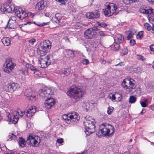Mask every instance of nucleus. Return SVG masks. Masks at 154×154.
Listing matches in <instances>:
<instances>
[{"label": "nucleus", "instance_id": "nucleus-63", "mask_svg": "<svg viewBox=\"0 0 154 154\" xmlns=\"http://www.w3.org/2000/svg\"><path fill=\"white\" fill-rule=\"evenodd\" d=\"M65 40L66 41H68V42H69V38H65Z\"/></svg>", "mask_w": 154, "mask_h": 154}, {"label": "nucleus", "instance_id": "nucleus-26", "mask_svg": "<svg viewBox=\"0 0 154 154\" xmlns=\"http://www.w3.org/2000/svg\"><path fill=\"white\" fill-rule=\"evenodd\" d=\"M3 44L6 46H9L11 44V40L10 38L4 37L2 39Z\"/></svg>", "mask_w": 154, "mask_h": 154}, {"label": "nucleus", "instance_id": "nucleus-15", "mask_svg": "<svg viewBox=\"0 0 154 154\" xmlns=\"http://www.w3.org/2000/svg\"><path fill=\"white\" fill-rule=\"evenodd\" d=\"M68 116L69 118V120H68V123H76L80 119L78 113L75 112L69 113Z\"/></svg>", "mask_w": 154, "mask_h": 154}, {"label": "nucleus", "instance_id": "nucleus-43", "mask_svg": "<svg viewBox=\"0 0 154 154\" xmlns=\"http://www.w3.org/2000/svg\"><path fill=\"white\" fill-rule=\"evenodd\" d=\"M34 23L36 25H37L39 26H43L45 25H48V23H49L48 22H47V23H43L38 24H36L35 22H34Z\"/></svg>", "mask_w": 154, "mask_h": 154}, {"label": "nucleus", "instance_id": "nucleus-6", "mask_svg": "<svg viewBox=\"0 0 154 154\" xmlns=\"http://www.w3.org/2000/svg\"><path fill=\"white\" fill-rule=\"evenodd\" d=\"M51 42L48 40L44 41L41 42L37 50L38 54L39 55H45L46 51L51 48Z\"/></svg>", "mask_w": 154, "mask_h": 154}, {"label": "nucleus", "instance_id": "nucleus-28", "mask_svg": "<svg viewBox=\"0 0 154 154\" xmlns=\"http://www.w3.org/2000/svg\"><path fill=\"white\" fill-rule=\"evenodd\" d=\"M21 63H23V65L24 66H25L26 68H29L32 70L35 71V72H37L36 70V68L32 65L26 63L25 62H24L23 60H21Z\"/></svg>", "mask_w": 154, "mask_h": 154}, {"label": "nucleus", "instance_id": "nucleus-59", "mask_svg": "<svg viewBox=\"0 0 154 154\" xmlns=\"http://www.w3.org/2000/svg\"><path fill=\"white\" fill-rule=\"evenodd\" d=\"M22 73L24 75H25L26 73H27V71H23L22 72Z\"/></svg>", "mask_w": 154, "mask_h": 154}, {"label": "nucleus", "instance_id": "nucleus-56", "mask_svg": "<svg viewBox=\"0 0 154 154\" xmlns=\"http://www.w3.org/2000/svg\"><path fill=\"white\" fill-rule=\"evenodd\" d=\"M56 2H58L59 3H63L64 2V0H55Z\"/></svg>", "mask_w": 154, "mask_h": 154}, {"label": "nucleus", "instance_id": "nucleus-64", "mask_svg": "<svg viewBox=\"0 0 154 154\" xmlns=\"http://www.w3.org/2000/svg\"><path fill=\"white\" fill-rule=\"evenodd\" d=\"M8 2V3H11L12 1V0H7Z\"/></svg>", "mask_w": 154, "mask_h": 154}, {"label": "nucleus", "instance_id": "nucleus-12", "mask_svg": "<svg viewBox=\"0 0 154 154\" xmlns=\"http://www.w3.org/2000/svg\"><path fill=\"white\" fill-rule=\"evenodd\" d=\"M39 95L44 99L50 97L51 95L53 94L51 89L48 87H45L42 89H40L38 91Z\"/></svg>", "mask_w": 154, "mask_h": 154}, {"label": "nucleus", "instance_id": "nucleus-20", "mask_svg": "<svg viewBox=\"0 0 154 154\" xmlns=\"http://www.w3.org/2000/svg\"><path fill=\"white\" fill-rule=\"evenodd\" d=\"M100 13L97 10H95L94 12H90L87 13L86 14V17L89 19H93L99 17Z\"/></svg>", "mask_w": 154, "mask_h": 154}, {"label": "nucleus", "instance_id": "nucleus-41", "mask_svg": "<svg viewBox=\"0 0 154 154\" xmlns=\"http://www.w3.org/2000/svg\"><path fill=\"white\" fill-rule=\"evenodd\" d=\"M69 113L67 115H64L63 116V119L66 120V122L68 123V120H69V118L68 117Z\"/></svg>", "mask_w": 154, "mask_h": 154}, {"label": "nucleus", "instance_id": "nucleus-36", "mask_svg": "<svg viewBox=\"0 0 154 154\" xmlns=\"http://www.w3.org/2000/svg\"><path fill=\"white\" fill-rule=\"evenodd\" d=\"M96 26H100L102 27H106L107 25L103 22H97L96 24Z\"/></svg>", "mask_w": 154, "mask_h": 154}, {"label": "nucleus", "instance_id": "nucleus-3", "mask_svg": "<svg viewBox=\"0 0 154 154\" xmlns=\"http://www.w3.org/2000/svg\"><path fill=\"white\" fill-rule=\"evenodd\" d=\"M67 94L68 95L78 100L82 97L85 92L80 88L73 86L69 88Z\"/></svg>", "mask_w": 154, "mask_h": 154}, {"label": "nucleus", "instance_id": "nucleus-2", "mask_svg": "<svg viewBox=\"0 0 154 154\" xmlns=\"http://www.w3.org/2000/svg\"><path fill=\"white\" fill-rule=\"evenodd\" d=\"M95 120L90 116H86L85 118L84 124L85 129V133L87 135H89L94 132L95 130Z\"/></svg>", "mask_w": 154, "mask_h": 154}, {"label": "nucleus", "instance_id": "nucleus-31", "mask_svg": "<svg viewBox=\"0 0 154 154\" xmlns=\"http://www.w3.org/2000/svg\"><path fill=\"white\" fill-rule=\"evenodd\" d=\"M8 140H15L16 138V135L13 133H10L8 135Z\"/></svg>", "mask_w": 154, "mask_h": 154}, {"label": "nucleus", "instance_id": "nucleus-1", "mask_svg": "<svg viewBox=\"0 0 154 154\" xmlns=\"http://www.w3.org/2000/svg\"><path fill=\"white\" fill-rule=\"evenodd\" d=\"M139 12L143 14H146L148 16L149 22L152 25V27L148 23L143 24L144 28L148 31L151 29L154 31V20L151 18L154 15V10L151 8L142 7L139 9Z\"/></svg>", "mask_w": 154, "mask_h": 154}, {"label": "nucleus", "instance_id": "nucleus-14", "mask_svg": "<svg viewBox=\"0 0 154 154\" xmlns=\"http://www.w3.org/2000/svg\"><path fill=\"white\" fill-rule=\"evenodd\" d=\"M35 112V107L34 106H32L29 108L27 109L26 111L25 110L21 111V113H20V116L22 117L25 113L26 116L27 117L30 118L34 115Z\"/></svg>", "mask_w": 154, "mask_h": 154}, {"label": "nucleus", "instance_id": "nucleus-29", "mask_svg": "<svg viewBox=\"0 0 154 154\" xmlns=\"http://www.w3.org/2000/svg\"><path fill=\"white\" fill-rule=\"evenodd\" d=\"M136 32V31L135 30L131 29L128 32V35L127 36V38L128 39L132 38L134 34Z\"/></svg>", "mask_w": 154, "mask_h": 154}, {"label": "nucleus", "instance_id": "nucleus-25", "mask_svg": "<svg viewBox=\"0 0 154 154\" xmlns=\"http://www.w3.org/2000/svg\"><path fill=\"white\" fill-rule=\"evenodd\" d=\"M70 71L69 69H64L60 70L59 72V74L62 77L67 76L69 74Z\"/></svg>", "mask_w": 154, "mask_h": 154}, {"label": "nucleus", "instance_id": "nucleus-54", "mask_svg": "<svg viewBox=\"0 0 154 154\" xmlns=\"http://www.w3.org/2000/svg\"><path fill=\"white\" fill-rule=\"evenodd\" d=\"M150 50L152 51H154V44L152 45L149 46Z\"/></svg>", "mask_w": 154, "mask_h": 154}, {"label": "nucleus", "instance_id": "nucleus-52", "mask_svg": "<svg viewBox=\"0 0 154 154\" xmlns=\"http://www.w3.org/2000/svg\"><path fill=\"white\" fill-rule=\"evenodd\" d=\"M125 65V63L123 62H120L118 64H116L115 65L116 66H117L119 65L120 66H123Z\"/></svg>", "mask_w": 154, "mask_h": 154}, {"label": "nucleus", "instance_id": "nucleus-46", "mask_svg": "<svg viewBox=\"0 0 154 154\" xmlns=\"http://www.w3.org/2000/svg\"><path fill=\"white\" fill-rule=\"evenodd\" d=\"M26 15H27V16L30 17L31 18H33L35 15L34 14H32L31 12H27Z\"/></svg>", "mask_w": 154, "mask_h": 154}, {"label": "nucleus", "instance_id": "nucleus-4", "mask_svg": "<svg viewBox=\"0 0 154 154\" xmlns=\"http://www.w3.org/2000/svg\"><path fill=\"white\" fill-rule=\"evenodd\" d=\"M114 128L112 125L103 123L100 125L99 133L103 135L111 137L114 133Z\"/></svg>", "mask_w": 154, "mask_h": 154}, {"label": "nucleus", "instance_id": "nucleus-48", "mask_svg": "<svg viewBox=\"0 0 154 154\" xmlns=\"http://www.w3.org/2000/svg\"><path fill=\"white\" fill-rule=\"evenodd\" d=\"M124 3L126 5H128L131 2V0H122Z\"/></svg>", "mask_w": 154, "mask_h": 154}, {"label": "nucleus", "instance_id": "nucleus-53", "mask_svg": "<svg viewBox=\"0 0 154 154\" xmlns=\"http://www.w3.org/2000/svg\"><path fill=\"white\" fill-rule=\"evenodd\" d=\"M131 45L133 46L135 43V41L134 40H131L130 42Z\"/></svg>", "mask_w": 154, "mask_h": 154}, {"label": "nucleus", "instance_id": "nucleus-60", "mask_svg": "<svg viewBox=\"0 0 154 154\" xmlns=\"http://www.w3.org/2000/svg\"><path fill=\"white\" fill-rule=\"evenodd\" d=\"M106 62V61L104 60H102V61H101L102 63L103 64H105Z\"/></svg>", "mask_w": 154, "mask_h": 154}, {"label": "nucleus", "instance_id": "nucleus-21", "mask_svg": "<svg viewBox=\"0 0 154 154\" xmlns=\"http://www.w3.org/2000/svg\"><path fill=\"white\" fill-rule=\"evenodd\" d=\"M47 5V2L45 1H42L38 2L36 5V8L39 10H43Z\"/></svg>", "mask_w": 154, "mask_h": 154}, {"label": "nucleus", "instance_id": "nucleus-13", "mask_svg": "<svg viewBox=\"0 0 154 154\" xmlns=\"http://www.w3.org/2000/svg\"><path fill=\"white\" fill-rule=\"evenodd\" d=\"M24 95L29 99L32 101H35L38 97L36 93L34 91H32L30 89H28L25 90Z\"/></svg>", "mask_w": 154, "mask_h": 154}, {"label": "nucleus", "instance_id": "nucleus-39", "mask_svg": "<svg viewBox=\"0 0 154 154\" xmlns=\"http://www.w3.org/2000/svg\"><path fill=\"white\" fill-rule=\"evenodd\" d=\"M143 32L142 31H140L137 35V38L138 39H141L143 37Z\"/></svg>", "mask_w": 154, "mask_h": 154}, {"label": "nucleus", "instance_id": "nucleus-17", "mask_svg": "<svg viewBox=\"0 0 154 154\" xmlns=\"http://www.w3.org/2000/svg\"><path fill=\"white\" fill-rule=\"evenodd\" d=\"M96 32L93 28H90L87 29L84 32V37L86 38L92 39L96 36Z\"/></svg>", "mask_w": 154, "mask_h": 154}, {"label": "nucleus", "instance_id": "nucleus-58", "mask_svg": "<svg viewBox=\"0 0 154 154\" xmlns=\"http://www.w3.org/2000/svg\"><path fill=\"white\" fill-rule=\"evenodd\" d=\"M146 112V110H144L143 109H142V111L141 112V114H143V113H145Z\"/></svg>", "mask_w": 154, "mask_h": 154}, {"label": "nucleus", "instance_id": "nucleus-33", "mask_svg": "<svg viewBox=\"0 0 154 154\" xmlns=\"http://www.w3.org/2000/svg\"><path fill=\"white\" fill-rule=\"evenodd\" d=\"M25 140L22 137H20V147L23 148L26 145Z\"/></svg>", "mask_w": 154, "mask_h": 154}, {"label": "nucleus", "instance_id": "nucleus-34", "mask_svg": "<svg viewBox=\"0 0 154 154\" xmlns=\"http://www.w3.org/2000/svg\"><path fill=\"white\" fill-rule=\"evenodd\" d=\"M66 51L67 55L70 58L72 59L75 57V54L73 51L70 50H67Z\"/></svg>", "mask_w": 154, "mask_h": 154}, {"label": "nucleus", "instance_id": "nucleus-42", "mask_svg": "<svg viewBox=\"0 0 154 154\" xmlns=\"http://www.w3.org/2000/svg\"><path fill=\"white\" fill-rule=\"evenodd\" d=\"M97 33L99 35L102 36H104L106 35V34L102 31H99Z\"/></svg>", "mask_w": 154, "mask_h": 154}, {"label": "nucleus", "instance_id": "nucleus-11", "mask_svg": "<svg viewBox=\"0 0 154 154\" xmlns=\"http://www.w3.org/2000/svg\"><path fill=\"white\" fill-rule=\"evenodd\" d=\"M3 65V66L4 67V71L5 72L9 73L11 72L12 69L14 67L15 64L12 62L11 58L8 57L6 59Z\"/></svg>", "mask_w": 154, "mask_h": 154}, {"label": "nucleus", "instance_id": "nucleus-62", "mask_svg": "<svg viewBox=\"0 0 154 154\" xmlns=\"http://www.w3.org/2000/svg\"><path fill=\"white\" fill-rule=\"evenodd\" d=\"M49 13H46L45 14V15L46 17H49Z\"/></svg>", "mask_w": 154, "mask_h": 154}, {"label": "nucleus", "instance_id": "nucleus-49", "mask_svg": "<svg viewBox=\"0 0 154 154\" xmlns=\"http://www.w3.org/2000/svg\"><path fill=\"white\" fill-rule=\"evenodd\" d=\"M140 103L141 104V106L143 107H145L148 105L146 103H145V102H140Z\"/></svg>", "mask_w": 154, "mask_h": 154}, {"label": "nucleus", "instance_id": "nucleus-10", "mask_svg": "<svg viewBox=\"0 0 154 154\" xmlns=\"http://www.w3.org/2000/svg\"><path fill=\"white\" fill-rule=\"evenodd\" d=\"M27 141L30 146L37 147L39 145L40 143V139L38 136L31 134L28 137Z\"/></svg>", "mask_w": 154, "mask_h": 154}, {"label": "nucleus", "instance_id": "nucleus-38", "mask_svg": "<svg viewBox=\"0 0 154 154\" xmlns=\"http://www.w3.org/2000/svg\"><path fill=\"white\" fill-rule=\"evenodd\" d=\"M136 98L134 96H131L129 98V102L131 103H133L136 101Z\"/></svg>", "mask_w": 154, "mask_h": 154}, {"label": "nucleus", "instance_id": "nucleus-9", "mask_svg": "<svg viewBox=\"0 0 154 154\" xmlns=\"http://www.w3.org/2000/svg\"><path fill=\"white\" fill-rule=\"evenodd\" d=\"M0 11L2 12H7L9 13H11L14 11L15 12V15L18 19L19 18V11L18 9L15 8L14 6H11L6 3L2 6L0 9Z\"/></svg>", "mask_w": 154, "mask_h": 154}, {"label": "nucleus", "instance_id": "nucleus-40", "mask_svg": "<svg viewBox=\"0 0 154 154\" xmlns=\"http://www.w3.org/2000/svg\"><path fill=\"white\" fill-rule=\"evenodd\" d=\"M114 108L112 106H109L107 108V113L109 115H110L112 112Z\"/></svg>", "mask_w": 154, "mask_h": 154}, {"label": "nucleus", "instance_id": "nucleus-45", "mask_svg": "<svg viewBox=\"0 0 154 154\" xmlns=\"http://www.w3.org/2000/svg\"><path fill=\"white\" fill-rule=\"evenodd\" d=\"M137 58L138 59L142 61H143L145 60V58L141 55H137Z\"/></svg>", "mask_w": 154, "mask_h": 154}, {"label": "nucleus", "instance_id": "nucleus-30", "mask_svg": "<svg viewBox=\"0 0 154 154\" xmlns=\"http://www.w3.org/2000/svg\"><path fill=\"white\" fill-rule=\"evenodd\" d=\"M27 12L24 10L22 9L21 12L20 11V19L22 20L27 16Z\"/></svg>", "mask_w": 154, "mask_h": 154}, {"label": "nucleus", "instance_id": "nucleus-51", "mask_svg": "<svg viewBox=\"0 0 154 154\" xmlns=\"http://www.w3.org/2000/svg\"><path fill=\"white\" fill-rule=\"evenodd\" d=\"M57 141L58 143L60 144H61L63 142V139L62 138L58 139L57 140Z\"/></svg>", "mask_w": 154, "mask_h": 154}, {"label": "nucleus", "instance_id": "nucleus-27", "mask_svg": "<svg viewBox=\"0 0 154 154\" xmlns=\"http://www.w3.org/2000/svg\"><path fill=\"white\" fill-rule=\"evenodd\" d=\"M119 43L115 42L110 46L111 49L114 51H117L120 49V46Z\"/></svg>", "mask_w": 154, "mask_h": 154}, {"label": "nucleus", "instance_id": "nucleus-50", "mask_svg": "<svg viewBox=\"0 0 154 154\" xmlns=\"http://www.w3.org/2000/svg\"><path fill=\"white\" fill-rule=\"evenodd\" d=\"M36 42V40L34 38H32L31 40H29V42L30 43L31 45H33L34 44V43Z\"/></svg>", "mask_w": 154, "mask_h": 154}, {"label": "nucleus", "instance_id": "nucleus-35", "mask_svg": "<svg viewBox=\"0 0 154 154\" xmlns=\"http://www.w3.org/2000/svg\"><path fill=\"white\" fill-rule=\"evenodd\" d=\"M90 44V45L89 46L90 48L92 51L95 50L97 46L96 43L94 42H91Z\"/></svg>", "mask_w": 154, "mask_h": 154}, {"label": "nucleus", "instance_id": "nucleus-19", "mask_svg": "<svg viewBox=\"0 0 154 154\" xmlns=\"http://www.w3.org/2000/svg\"><path fill=\"white\" fill-rule=\"evenodd\" d=\"M5 90L7 91L12 92L17 89L15 84L14 83H10L4 87Z\"/></svg>", "mask_w": 154, "mask_h": 154}, {"label": "nucleus", "instance_id": "nucleus-37", "mask_svg": "<svg viewBox=\"0 0 154 154\" xmlns=\"http://www.w3.org/2000/svg\"><path fill=\"white\" fill-rule=\"evenodd\" d=\"M128 51L127 48H124L122 50L121 52V55L123 56L124 55H126L128 53Z\"/></svg>", "mask_w": 154, "mask_h": 154}, {"label": "nucleus", "instance_id": "nucleus-8", "mask_svg": "<svg viewBox=\"0 0 154 154\" xmlns=\"http://www.w3.org/2000/svg\"><path fill=\"white\" fill-rule=\"evenodd\" d=\"M135 81L130 77H127L124 79L122 83V86L125 89L131 91L136 87Z\"/></svg>", "mask_w": 154, "mask_h": 154}, {"label": "nucleus", "instance_id": "nucleus-7", "mask_svg": "<svg viewBox=\"0 0 154 154\" xmlns=\"http://www.w3.org/2000/svg\"><path fill=\"white\" fill-rule=\"evenodd\" d=\"M41 57L39 60L38 62L40 66L42 68H45L48 66L51 63L54 61L53 56L51 55H40Z\"/></svg>", "mask_w": 154, "mask_h": 154}, {"label": "nucleus", "instance_id": "nucleus-61", "mask_svg": "<svg viewBox=\"0 0 154 154\" xmlns=\"http://www.w3.org/2000/svg\"><path fill=\"white\" fill-rule=\"evenodd\" d=\"M131 2H137L138 1H139V0H131Z\"/></svg>", "mask_w": 154, "mask_h": 154}, {"label": "nucleus", "instance_id": "nucleus-57", "mask_svg": "<svg viewBox=\"0 0 154 154\" xmlns=\"http://www.w3.org/2000/svg\"><path fill=\"white\" fill-rule=\"evenodd\" d=\"M149 108L151 110L154 111V106H150Z\"/></svg>", "mask_w": 154, "mask_h": 154}, {"label": "nucleus", "instance_id": "nucleus-32", "mask_svg": "<svg viewBox=\"0 0 154 154\" xmlns=\"http://www.w3.org/2000/svg\"><path fill=\"white\" fill-rule=\"evenodd\" d=\"M14 23L12 21V20H9L6 28L8 29H14Z\"/></svg>", "mask_w": 154, "mask_h": 154}, {"label": "nucleus", "instance_id": "nucleus-24", "mask_svg": "<svg viewBox=\"0 0 154 154\" xmlns=\"http://www.w3.org/2000/svg\"><path fill=\"white\" fill-rule=\"evenodd\" d=\"M115 40L117 43H123L124 41L123 36L119 34H117L116 35Z\"/></svg>", "mask_w": 154, "mask_h": 154}, {"label": "nucleus", "instance_id": "nucleus-16", "mask_svg": "<svg viewBox=\"0 0 154 154\" xmlns=\"http://www.w3.org/2000/svg\"><path fill=\"white\" fill-rule=\"evenodd\" d=\"M108 97L113 102H118L122 99V94L118 92H115L109 94Z\"/></svg>", "mask_w": 154, "mask_h": 154}, {"label": "nucleus", "instance_id": "nucleus-18", "mask_svg": "<svg viewBox=\"0 0 154 154\" xmlns=\"http://www.w3.org/2000/svg\"><path fill=\"white\" fill-rule=\"evenodd\" d=\"M55 103L54 99L52 98L49 97L46 99L45 102V107L48 109H50Z\"/></svg>", "mask_w": 154, "mask_h": 154}, {"label": "nucleus", "instance_id": "nucleus-47", "mask_svg": "<svg viewBox=\"0 0 154 154\" xmlns=\"http://www.w3.org/2000/svg\"><path fill=\"white\" fill-rule=\"evenodd\" d=\"M16 19L17 18L16 17L12 16L10 18L9 20H12V22H13L14 23H15Z\"/></svg>", "mask_w": 154, "mask_h": 154}, {"label": "nucleus", "instance_id": "nucleus-44", "mask_svg": "<svg viewBox=\"0 0 154 154\" xmlns=\"http://www.w3.org/2000/svg\"><path fill=\"white\" fill-rule=\"evenodd\" d=\"M82 63L84 65H88L89 63V61L87 59H83L82 61Z\"/></svg>", "mask_w": 154, "mask_h": 154}, {"label": "nucleus", "instance_id": "nucleus-5", "mask_svg": "<svg viewBox=\"0 0 154 154\" xmlns=\"http://www.w3.org/2000/svg\"><path fill=\"white\" fill-rule=\"evenodd\" d=\"M103 9L104 14L107 16H110L114 14L118 8L117 5L113 3H106Z\"/></svg>", "mask_w": 154, "mask_h": 154}, {"label": "nucleus", "instance_id": "nucleus-22", "mask_svg": "<svg viewBox=\"0 0 154 154\" xmlns=\"http://www.w3.org/2000/svg\"><path fill=\"white\" fill-rule=\"evenodd\" d=\"M7 116L8 118V121L10 122L11 123L16 124L19 119V116L17 115H14L12 119H11V116L10 113H8V115H7Z\"/></svg>", "mask_w": 154, "mask_h": 154}, {"label": "nucleus", "instance_id": "nucleus-55", "mask_svg": "<svg viewBox=\"0 0 154 154\" xmlns=\"http://www.w3.org/2000/svg\"><path fill=\"white\" fill-rule=\"evenodd\" d=\"M149 2L152 4L154 5V0H147Z\"/></svg>", "mask_w": 154, "mask_h": 154}, {"label": "nucleus", "instance_id": "nucleus-23", "mask_svg": "<svg viewBox=\"0 0 154 154\" xmlns=\"http://www.w3.org/2000/svg\"><path fill=\"white\" fill-rule=\"evenodd\" d=\"M63 17L62 15L59 13L55 14L54 17L52 18V21L53 22L57 24H59L61 23V19Z\"/></svg>", "mask_w": 154, "mask_h": 154}]
</instances>
